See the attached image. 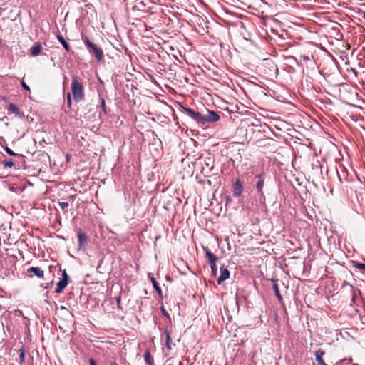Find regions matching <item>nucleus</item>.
I'll use <instances>...</instances> for the list:
<instances>
[{
    "instance_id": "nucleus-1",
    "label": "nucleus",
    "mask_w": 365,
    "mask_h": 365,
    "mask_svg": "<svg viewBox=\"0 0 365 365\" xmlns=\"http://www.w3.org/2000/svg\"><path fill=\"white\" fill-rule=\"evenodd\" d=\"M183 112L197 124L205 125L208 123H216L220 120V115L213 110H207V115L195 111V110L185 106H181Z\"/></svg>"
},
{
    "instance_id": "nucleus-2",
    "label": "nucleus",
    "mask_w": 365,
    "mask_h": 365,
    "mask_svg": "<svg viewBox=\"0 0 365 365\" xmlns=\"http://www.w3.org/2000/svg\"><path fill=\"white\" fill-rule=\"evenodd\" d=\"M71 91L73 100L76 102H81L84 100V88L83 83L79 81L77 76H73L71 78Z\"/></svg>"
},
{
    "instance_id": "nucleus-3",
    "label": "nucleus",
    "mask_w": 365,
    "mask_h": 365,
    "mask_svg": "<svg viewBox=\"0 0 365 365\" xmlns=\"http://www.w3.org/2000/svg\"><path fill=\"white\" fill-rule=\"evenodd\" d=\"M82 40L89 53L94 55L98 62H103L104 61V55L102 48L93 43L88 37H83Z\"/></svg>"
},
{
    "instance_id": "nucleus-4",
    "label": "nucleus",
    "mask_w": 365,
    "mask_h": 365,
    "mask_svg": "<svg viewBox=\"0 0 365 365\" xmlns=\"http://www.w3.org/2000/svg\"><path fill=\"white\" fill-rule=\"evenodd\" d=\"M262 176H263L262 173L257 174L255 176V178L257 179V181L256 182V184H255V187H256L257 195L260 197L261 199L264 200L265 199V195H264V193L263 192V187H264V180L262 178Z\"/></svg>"
},
{
    "instance_id": "nucleus-5",
    "label": "nucleus",
    "mask_w": 365,
    "mask_h": 365,
    "mask_svg": "<svg viewBox=\"0 0 365 365\" xmlns=\"http://www.w3.org/2000/svg\"><path fill=\"white\" fill-rule=\"evenodd\" d=\"M243 184L242 181L237 178L232 185V195L235 197H239L243 192Z\"/></svg>"
},
{
    "instance_id": "nucleus-6",
    "label": "nucleus",
    "mask_w": 365,
    "mask_h": 365,
    "mask_svg": "<svg viewBox=\"0 0 365 365\" xmlns=\"http://www.w3.org/2000/svg\"><path fill=\"white\" fill-rule=\"evenodd\" d=\"M220 274L217 279L218 284H220L222 282L229 279L230 276V271L225 266L220 267Z\"/></svg>"
},
{
    "instance_id": "nucleus-7",
    "label": "nucleus",
    "mask_w": 365,
    "mask_h": 365,
    "mask_svg": "<svg viewBox=\"0 0 365 365\" xmlns=\"http://www.w3.org/2000/svg\"><path fill=\"white\" fill-rule=\"evenodd\" d=\"M28 273L33 274L36 276L38 278H43L44 275V272L41 269V267H31L28 269Z\"/></svg>"
},
{
    "instance_id": "nucleus-8",
    "label": "nucleus",
    "mask_w": 365,
    "mask_h": 365,
    "mask_svg": "<svg viewBox=\"0 0 365 365\" xmlns=\"http://www.w3.org/2000/svg\"><path fill=\"white\" fill-rule=\"evenodd\" d=\"M213 160L212 158H208L205 160V165L202 166V173H211L213 170Z\"/></svg>"
},
{
    "instance_id": "nucleus-9",
    "label": "nucleus",
    "mask_w": 365,
    "mask_h": 365,
    "mask_svg": "<svg viewBox=\"0 0 365 365\" xmlns=\"http://www.w3.org/2000/svg\"><path fill=\"white\" fill-rule=\"evenodd\" d=\"M8 110L11 113H14L17 117H24V114L19 110L18 106L12 103L9 104Z\"/></svg>"
},
{
    "instance_id": "nucleus-10",
    "label": "nucleus",
    "mask_w": 365,
    "mask_h": 365,
    "mask_svg": "<svg viewBox=\"0 0 365 365\" xmlns=\"http://www.w3.org/2000/svg\"><path fill=\"white\" fill-rule=\"evenodd\" d=\"M205 255L207 257L209 264H216L218 259L217 257L214 255L207 247L205 248Z\"/></svg>"
},
{
    "instance_id": "nucleus-11",
    "label": "nucleus",
    "mask_w": 365,
    "mask_h": 365,
    "mask_svg": "<svg viewBox=\"0 0 365 365\" xmlns=\"http://www.w3.org/2000/svg\"><path fill=\"white\" fill-rule=\"evenodd\" d=\"M324 354L325 352L322 349H318L314 352V356L318 365H327L322 359Z\"/></svg>"
},
{
    "instance_id": "nucleus-12",
    "label": "nucleus",
    "mask_w": 365,
    "mask_h": 365,
    "mask_svg": "<svg viewBox=\"0 0 365 365\" xmlns=\"http://www.w3.org/2000/svg\"><path fill=\"white\" fill-rule=\"evenodd\" d=\"M87 236L82 232L78 233V242L79 249L83 248L87 242Z\"/></svg>"
},
{
    "instance_id": "nucleus-13",
    "label": "nucleus",
    "mask_w": 365,
    "mask_h": 365,
    "mask_svg": "<svg viewBox=\"0 0 365 365\" xmlns=\"http://www.w3.org/2000/svg\"><path fill=\"white\" fill-rule=\"evenodd\" d=\"M148 278L150 279V282H152L153 287L155 289V290L158 292V294L160 296H161L162 295L161 288L151 273H148Z\"/></svg>"
},
{
    "instance_id": "nucleus-14",
    "label": "nucleus",
    "mask_w": 365,
    "mask_h": 365,
    "mask_svg": "<svg viewBox=\"0 0 365 365\" xmlns=\"http://www.w3.org/2000/svg\"><path fill=\"white\" fill-rule=\"evenodd\" d=\"M41 51V44L39 42H36L34 44L31 49V56H37L40 54Z\"/></svg>"
},
{
    "instance_id": "nucleus-15",
    "label": "nucleus",
    "mask_w": 365,
    "mask_h": 365,
    "mask_svg": "<svg viewBox=\"0 0 365 365\" xmlns=\"http://www.w3.org/2000/svg\"><path fill=\"white\" fill-rule=\"evenodd\" d=\"M271 281L272 282L273 289H274V293H275V295H276L277 298L278 299V300L280 302H282L283 297L281 295L279 289V287H278L277 279H272Z\"/></svg>"
},
{
    "instance_id": "nucleus-16",
    "label": "nucleus",
    "mask_w": 365,
    "mask_h": 365,
    "mask_svg": "<svg viewBox=\"0 0 365 365\" xmlns=\"http://www.w3.org/2000/svg\"><path fill=\"white\" fill-rule=\"evenodd\" d=\"M57 39L61 43L62 46L66 51L69 52L71 51L69 44L67 43V41L65 40V38L63 37L61 34H59L57 35Z\"/></svg>"
},
{
    "instance_id": "nucleus-17",
    "label": "nucleus",
    "mask_w": 365,
    "mask_h": 365,
    "mask_svg": "<svg viewBox=\"0 0 365 365\" xmlns=\"http://www.w3.org/2000/svg\"><path fill=\"white\" fill-rule=\"evenodd\" d=\"M144 359L148 365H155L154 361L151 356L150 352L148 349H146L144 354Z\"/></svg>"
},
{
    "instance_id": "nucleus-18",
    "label": "nucleus",
    "mask_w": 365,
    "mask_h": 365,
    "mask_svg": "<svg viewBox=\"0 0 365 365\" xmlns=\"http://www.w3.org/2000/svg\"><path fill=\"white\" fill-rule=\"evenodd\" d=\"M145 6L146 4L143 0H136L135 4L133 6V9L143 11V9H145Z\"/></svg>"
},
{
    "instance_id": "nucleus-19",
    "label": "nucleus",
    "mask_w": 365,
    "mask_h": 365,
    "mask_svg": "<svg viewBox=\"0 0 365 365\" xmlns=\"http://www.w3.org/2000/svg\"><path fill=\"white\" fill-rule=\"evenodd\" d=\"M67 285H68L67 282H64L63 280H60L57 283V287L56 289L55 292L57 293V294L61 293Z\"/></svg>"
},
{
    "instance_id": "nucleus-20",
    "label": "nucleus",
    "mask_w": 365,
    "mask_h": 365,
    "mask_svg": "<svg viewBox=\"0 0 365 365\" xmlns=\"http://www.w3.org/2000/svg\"><path fill=\"white\" fill-rule=\"evenodd\" d=\"M164 334H165V338H166L165 346L168 349L170 350L172 349L171 348L172 342H171L170 334L169 331H168V329H165Z\"/></svg>"
},
{
    "instance_id": "nucleus-21",
    "label": "nucleus",
    "mask_w": 365,
    "mask_h": 365,
    "mask_svg": "<svg viewBox=\"0 0 365 365\" xmlns=\"http://www.w3.org/2000/svg\"><path fill=\"white\" fill-rule=\"evenodd\" d=\"M4 150H5V152L11 155V156H15V157H23V155L21 154H18V153H14L11 148H9L8 146H4L3 147Z\"/></svg>"
},
{
    "instance_id": "nucleus-22",
    "label": "nucleus",
    "mask_w": 365,
    "mask_h": 365,
    "mask_svg": "<svg viewBox=\"0 0 365 365\" xmlns=\"http://www.w3.org/2000/svg\"><path fill=\"white\" fill-rule=\"evenodd\" d=\"M18 352L19 353V363L23 364L25 361V350L24 346H21Z\"/></svg>"
},
{
    "instance_id": "nucleus-23",
    "label": "nucleus",
    "mask_w": 365,
    "mask_h": 365,
    "mask_svg": "<svg viewBox=\"0 0 365 365\" xmlns=\"http://www.w3.org/2000/svg\"><path fill=\"white\" fill-rule=\"evenodd\" d=\"M4 168H13L14 166V163L11 159H6L2 162Z\"/></svg>"
},
{
    "instance_id": "nucleus-24",
    "label": "nucleus",
    "mask_w": 365,
    "mask_h": 365,
    "mask_svg": "<svg viewBox=\"0 0 365 365\" xmlns=\"http://www.w3.org/2000/svg\"><path fill=\"white\" fill-rule=\"evenodd\" d=\"M160 312H161L162 314L168 319L169 322H171V317H170V314H168V312L165 310V309L163 307H160Z\"/></svg>"
},
{
    "instance_id": "nucleus-25",
    "label": "nucleus",
    "mask_w": 365,
    "mask_h": 365,
    "mask_svg": "<svg viewBox=\"0 0 365 365\" xmlns=\"http://www.w3.org/2000/svg\"><path fill=\"white\" fill-rule=\"evenodd\" d=\"M99 101L101 102V106L102 111L103 112V113L105 115H106L107 114V110H106V106L105 100L103 98H100Z\"/></svg>"
},
{
    "instance_id": "nucleus-26",
    "label": "nucleus",
    "mask_w": 365,
    "mask_h": 365,
    "mask_svg": "<svg viewBox=\"0 0 365 365\" xmlns=\"http://www.w3.org/2000/svg\"><path fill=\"white\" fill-rule=\"evenodd\" d=\"M354 267H356L360 270H365V264H364V263L354 262Z\"/></svg>"
},
{
    "instance_id": "nucleus-27",
    "label": "nucleus",
    "mask_w": 365,
    "mask_h": 365,
    "mask_svg": "<svg viewBox=\"0 0 365 365\" xmlns=\"http://www.w3.org/2000/svg\"><path fill=\"white\" fill-rule=\"evenodd\" d=\"M210 266L211 269L212 275L215 277L217 272V264H210Z\"/></svg>"
},
{
    "instance_id": "nucleus-28",
    "label": "nucleus",
    "mask_w": 365,
    "mask_h": 365,
    "mask_svg": "<svg viewBox=\"0 0 365 365\" xmlns=\"http://www.w3.org/2000/svg\"><path fill=\"white\" fill-rule=\"evenodd\" d=\"M59 206L61 207V208L66 212V209L68 207V203L66 202H59Z\"/></svg>"
},
{
    "instance_id": "nucleus-29",
    "label": "nucleus",
    "mask_w": 365,
    "mask_h": 365,
    "mask_svg": "<svg viewBox=\"0 0 365 365\" xmlns=\"http://www.w3.org/2000/svg\"><path fill=\"white\" fill-rule=\"evenodd\" d=\"M21 85L22 86V88L26 90V91H30V88L29 86L24 82V81H21Z\"/></svg>"
},
{
    "instance_id": "nucleus-30",
    "label": "nucleus",
    "mask_w": 365,
    "mask_h": 365,
    "mask_svg": "<svg viewBox=\"0 0 365 365\" xmlns=\"http://www.w3.org/2000/svg\"><path fill=\"white\" fill-rule=\"evenodd\" d=\"M66 100H67V103H68V106L71 107V95L70 93H67Z\"/></svg>"
},
{
    "instance_id": "nucleus-31",
    "label": "nucleus",
    "mask_w": 365,
    "mask_h": 365,
    "mask_svg": "<svg viewBox=\"0 0 365 365\" xmlns=\"http://www.w3.org/2000/svg\"><path fill=\"white\" fill-rule=\"evenodd\" d=\"M61 280H63L68 284V281H69L68 275L67 274H65V276H63Z\"/></svg>"
},
{
    "instance_id": "nucleus-32",
    "label": "nucleus",
    "mask_w": 365,
    "mask_h": 365,
    "mask_svg": "<svg viewBox=\"0 0 365 365\" xmlns=\"http://www.w3.org/2000/svg\"><path fill=\"white\" fill-rule=\"evenodd\" d=\"M24 324L26 327L29 326V319L27 317H24Z\"/></svg>"
},
{
    "instance_id": "nucleus-33",
    "label": "nucleus",
    "mask_w": 365,
    "mask_h": 365,
    "mask_svg": "<svg viewBox=\"0 0 365 365\" xmlns=\"http://www.w3.org/2000/svg\"><path fill=\"white\" fill-rule=\"evenodd\" d=\"M116 303H117V306L118 307H120V297H118L117 299H116Z\"/></svg>"
},
{
    "instance_id": "nucleus-34",
    "label": "nucleus",
    "mask_w": 365,
    "mask_h": 365,
    "mask_svg": "<svg viewBox=\"0 0 365 365\" xmlns=\"http://www.w3.org/2000/svg\"><path fill=\"white\" fill-rule=\"evenodd\" d=\"M89 363H90V365H96V363L93 359H90Z\"/></svg>"
},
{
    "instance_id": "nucleus-35",
    "label": "nucleus",
    "mask_w": 365,
    "mask_h": 365,
    "mask_svg": "<svg viewBox=\"0 0 365 365\" xmlns=\"http://www.w3.org/2000/svg\"><path fill=\"white\" fill-rule=\"evenodd\" d=\"M231 201H232L231 197H230V196H227V197H226V203H227H227H230V202H231Z\"/></svg>"
},
{
    "instance_id": "nucleus-36",
    "label": "nucleus",
    "mask_w": 365,
    "mask_h": 365,
    "mask_svg": "<svg viewBox=\"0 0 365 365\" xmlns=\"http://www.w3.org/2000/svg\"><path fill=\"white\" fill-rule=\"evenodd\" d=\"M109 365H118V364L116 362H115V361H112V362L110 363Z\"/></svg>"
},
{
    "instance_id": "nucleus-37",
    "label": "nucleus",
    "mask_w": 365,
    "mask_h": 365,
    "mask_svg": "<svg viewBox=\"0 0 365 365\" xmlns=\"http://www.w3.org/2000/svg\"><path fill=\"white\" fill-rule=\"evenodd\" d=\"M65 274H67V273H66V270H63V273H62V277H63V276H65Z\"/></svg>"
},
{
    "instance_id": "nucleus-38",
    "label": "nucleus",
    "mask_w": 365,
    "mask_h": 365,
    "mask_svg": "<svg viewBox=\"0 0 365 365\" xmlns=\"http://www.w3.org/2000/svg\"><path fill=\"white\" fill-rule=\"evenodd\" d=\"M43 287H44V289H48L49 287V284H47V285H45Z\"/></svg>"
},
{
    "instance_id": "nucleus-39",
    "label": "nucleus",
    "mask_w": 365,
    "mask_h": 365,
    "mask_svg": "<svg viewBox=\"0 0 365 365\" xmlns=\"http://www.w3.org/2000/svg\"><path fill=\"white\" fill-rule=\"evenodd\" d=\"M2 48V43H1V40L0 39V50Z\"/></svg>"
},
{
    "instance_id": "nucleus-40",
    "label": "nucleus",
    "mask_w": 365,
    "mask_h": 365,
    "mask_svg": "<svg viewBox=\"0 0 365 365\" xmlns=\"http://www.w3.org/2000/svg\"><path fill=\"white\" fill-rule=\"evenodd\" d=\"M362 15H363V17L365 19V11L363 12Z\"/></svg>"
}]
</instances>
